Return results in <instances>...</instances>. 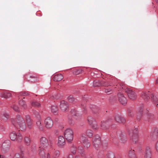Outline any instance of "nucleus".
<instances>
[{
	"label": "nucleus",
	"mask_w": 158,
	"mask_h": 158,
	"mask_svg": "<svg viewBox=\"0 0 158 158\" xmlns=\"http://www.w3.org/2000/svg\"><path fill=\"white\" fill-rule=\"evenodd\" d=\"M11 122L15 127H18L20 130L23 131L25 130L26 124L23 118L20 115L17 114L16 118H11Z\"/></svg>",
	"instance_id": "obj_1"
},
{
	"label": "nucleus",
	"mask_w": 158,
	"mask_h": 158,
	"mask_svg": "<svg viewBox=\"0 0 158 158\" xmlns=\"http://www.w3.org/2000/svg\"><path fill=\"white\" fill-rule=\"evenodd\" d=\"M40 143L41 146L39 147V154L42 158H44L45 153L42 149L45 150L48 146L52 147V144L51 143L49 145L48 139L44 136L40 138Z\"/></svg>",
	"instance_id": "obj_2"
},
{
	"label": "nucleus",
	"mask_w": 158,
	"mask_h": 158,
	"mask_svg": "<svg viewBox=\"0 0 158 158\" xmlns=\"http://www.w3.org/2000/svg\"><path fill=\"white\" fill-rule=\"evenodd\" d=\"M64 135L66 140L69 142H71L73 138V130L70 128H68L65 131Z\"/></svg>",
	"instance_id": "obj_3"
},
{
	"label": "nucleus",
	"mask_w": 158,
	"mask_h": 158,
	"mask_svg": "<svg viewBox=\"0 0 158 158\" xmlns=\"http://www.w3.org/2000/svg\"><path fill=\"white\" fill-rule=\"evenodd\" d=\"M10 136L11 139L13 141L19 142L21 141L23 139L22 136L19 132L16 133L15 131L12 132L10 133Z\"/></svg>",
	"instance_id": "obj_4"
},
{
	"label": "nucleus",
	"mask_w": 158,
	"mask_h": 158,
	"mask_svg": "<svg viewBox=\"0 0 158 158\" xmlns=\"http://www.w3.org/2000/svg\"><path fill=\"white\" fill-rule=\"evenodd\" d=\"M93 145L96 148H98L101 146V139L98 135L94 137L93 139Z\"/></svg>",
	"instance_id": "obj_5"
},
{
	"label": "nucleus",
	"mask_w": 158,
	"mask_h": 158,
	"mask_svg": "<svg viewBox=\"0 0 158 158\" xmlns=\"http://www.w3.org/2000/svg\"><path fill=\"white\" fill-rule=\"evenodd\" d=\"M129 134L131 136V140L135 143L136 142L138 138L137 129L135 128L134 131H130Z\"/></svg>",
	"instance_id": "obj_6"
},
{
	"label": "nucleus",
	"mask_w": 158,
	"mask_h": 158,
	"mask_svg": "<svg viewBox=\"0 0 158 158\" xmlns=\"http://www.w3.org/2000/svg\"><path fill=\"white\" fill-rule=\"evenodd\" d=\"M125 92L131 99L134 100L136 98L137 95L132 90L129 89L127 88Z\"/></svg>",
	"instance_id": "obj_7"
},
{
	"label": "nucleus",
	"mask_w": 158,
	"mask_h": 158,
	"mask_svg": "<svg viewBox=\"0 0 158 158\" xmlns=\"http://www.w3.org/2000/svg\"><path fill=\"white\" fill-rule=\"evenodd\" d=\"M80 139L81 140L82 144L85 148H87L90 146V144L87 138L82 135L80 137Z\"/></svg>",
	"instance_id": "obj_8"
},
{
	"label": "nucleus",
	"mask_w": 158,
	"mask_h": 158,
	"mask_svg": "<svg viewBox=\"0 0 158 158\" xmlns=\"http://www.w3.org/2000/svg\"><path fill=\"white\" fill-rule=\"evenodd\" d=\"M44 124L46 128L49 129L52 127L53 122L51 118L48 117L45 119L44 121Z\"/></svg>",
	"instance_id": "obj_9"
},
{
	"label": "nucleus",
	"mask_w": 158,
	"mask_h": 158,
	"mask_svg": "<svg viewBox=\"0 0 158 158\" xmlns=\"http://www.w3.org/2000/svg\"><path fill=\"white\" fill-rule=\"evenodd\" d=\"M118 100L122 104L125 105L127 103V99L122 93H118Z\"/></svg>",
	"instance_id": "obj_10"
},
{
	"label": "nucleus",
	"mask_w": 158,
	"mask_h": 158,
	"mask_svg": "<svg viewBox=\"0 0 158 158\" xmlns=\"http://www.w3.org/2000/svg\"><path fill=\"white\" fill-rule=\"evenodd\" d=\"M60 108L63 111H66L68 108V105L67 102L63 100L60 102Z\"/></svg>",
	"instance_id": "obj_11"
},
{
	"label": "nucleus",
	"mask_w": 158,
	"mask_h": 158,
	"mask_svg": "<svg viewBox=\"0 0 158 158\" xmlns=\"http://www.w3.org/2000/svg\"><path fill=\"white\" fill-rule=\"evenodd\" d=\"M65 144V139L62 136H59L57 142V145L60 148H63Z\"/></svg>",
	"instance_id": "obj_12"
},
{
	"label": "nucleus",
	"mask_w": 158,
	"mask_h": 158,
	"mask_svg": "<svg viewBox=\"0 0 158 158\" xmlns=\"http://www.w3.org/2000/svg\"><path fill=\"white\" fill-rule=\"evenodd\" d=\"M0 116L1 120L4 122H7L9 119V115L6 112H2L0 115Z\"/></svg>",
	"instance_id": "obj_13"
},
{
	"label": "nucleus",
	"mask_w": 158,
	"mask_h": 158,
	"mask_svg": "<svg viewBox=\"0 0 158 158\" xmlns=\"http://www.w3.org/2000/svg\"><path fill=\"white\" fill-rule=\"evenodd\" d=\"M0 96L5 98H8L11 97L10 93L8 92H5L0 94Z\"/></svg>",
	"instance_id": "obj_14"
},
{
	"label": "nucleus",
	"mask_w": 158,
	"mask_h": 158,
	"mask_svg": "<svg viewBox=\"0 0 158 158\" xmlns=\"http://www.w3.org/2000/svg\"><path fill=\"white\" fill-rule=\"evenodd\" d=\"M63 78V76L60 74L56 75L53 77V80L56 81L61 80Z\"/></svg>",
	"instance_id": "obj_15"
},
{
	"label": "nucleus",
	"mask_w": 158,
	"mask_h": 158,
	"mask_svg": "<svg viewBox=\"0 0 158 158\" xmlns=\"http://www.w3.org/2000/svg\"><path fill=\"white\" fill-rule=\"evenodd\" d=\"M50 153L52 155L53 158L58 157L60 155V152L58 151L52 149L50 152Z\"/></svg>",
	"instance_id": "obj_16"
},
{
	"label": "nucleus",
	"mask_w": 158,
	"mask_h": 158,
	"mask_svg": "<svg viewBox=\"0 0 158 158\" xmlns=\"http://www.w3.org/2000/svg\"><path fill=\"white\" fill-rule=\"evenodd\" d=\"M115 120L116 121L120 123H123L125 122L124 118L120 116H118L115 117Z\"/></svg>",
	"instance_id": "obj_17"
},
{
	"label": "nucleus",
	"mask_w": 158,
	"mask_h": 158,
	"mask_svg": "<svg viewBox=\"0 0 158 158\" xmlns=\"http://www.w3.org/2000/svg\"><path fill=\"white\" fill-rule=\"evenodd\" d=\"M145 158H151L150 148L147 147L146 149V153L144 156Z\"/></svg>",
	"instance_id": "obj_18"
},
{
	"label": "nucleus",
	"mask_w": 158,
	"mask_h": 158,
	"mask_svg": "<svg viewBox=\"0 0 158 158\" xmlns=\"http://www.w3.org/2000/svg\"><path fill=\"white\" fill-rule=\"evenodd\" d=\"M141 96L145 100H147L150 98L149 94L148 93H146L143 92L141 94Z\"/></svg>",
	"instance_id": "obj_19"
},
{
	"label": "nucleus",
	"mask_w": 158,
	"mask_h": 158,
	"mask_svg": "<svg viewBox=\"0 0 158 158\" xmlns=\"http://www.w3.org/2000/svg\"><path fill=\"white\" fill-rule=\"evenodd\" d=\"M58 109L56 105H53L51 106V111L54 114H56L58 113Z\"/></svg>",
	"instance_id": "obj_20"
},
{
	"label": "nucleus",
	"mask_w": 158,
	"mask_h": 158,
	"mask_svg": "<svg viewBox=\"0 0 158 158\" xmlns=\"http://www.w3.org/2000/svg\"><path fill=\"white\" fill-rule=\"evenodd\" d=\"M19 103L20 106L23 109H25L26 108L27 106L24 101L22 100L19 101Z\"/></svg>",
	"instance_id": "obj_21"
},
{
	"label": "nucleus",
	"mask_w": 158,
	"mask_h": 158,
	"mask_svg": "<svg viewBox=\"0 0 158 158\" xmlns=\"http://www.w3.org/2000/svg\"><path fill=\"white\" fill-rule=\"evenodd\" d=\"M87 120L90 125H92L94 123H95L94 119L90 116L88 117Z\"/></svg>",
	"instance_id": "obj_22"
},
{
	"label": "nucleus",
	"mask_w": 158,
	"mask_h": 158,
	"mask_svg": "<svg viewBox=\"0 0 158 158\" xmlns=\"http://www.w3.org/2000/svg\"><path fill=\"white\" fill-rule=\"evenodd\" d=\"M27 124V127L29 129H31L32 128L33 123L32 121L31 120L26 122Z\"/></svg>",
	"instance_id": "obj_23"
},
{
	"label": "nucleus",
	"mask_w": 158,
	"mask_h": 158,
	"mask_svg": "<svg viewBox=\"0 0 158 158\" xmlns=\"http://www.w3.org/2000/svg\"><path fill=\"white\" fill-rule=\"evenodd\" d=\"M30 94L31 93L28 91H24L20 92L19 93V96H27L30 95Z\"/></svg>",
	"instance_id": "obj_24"
},
{
	"label": "nucleus",
	"mask_w": 158,
	"mask_h": 158,
	"mask_svg": "<svg viewBox=\"0 0 158 158\" xmlns=\"http://www.w3.org/2000/svg\"><path fill=\"white\" fill-rule=\"evenodd\" d=\"M11 108H12L13 110L17 112H19L20 111V109L18 106L16 105H13L11 106Z\"/></svg>",
	"instance_id": "obj_25"
},
{
	"label": "nucleus",
	"mask_w": 158,
	"mask_h": 158,
	"mask_svg": "<svg viewBox=\"0 0 158 158\" xmlns=\"http://www.w3.org/2000/svg\"><path fill=\"white\" fill-rule=\"evenodd\" d=\"M107 125V123L106 121V122H105L104 121L102 122L101 127L102 130L106 129V128Z\"/></svg>",
	"instance_id": "obj_26"
},
{
	"label": "nucleus",
	"mask_w": 158,
	"mask_h": 158,
	"mask_svg": "<svg viewBox=\"0 0 158 158\" xmlns=\"http://www.w3.org/2000/svg\"><path fill=\"white\" fill-rule=\"evenodd\" d=\"M31 105L32 106L35 107H39L40 106V104L37 101H33Z\"/></svg>",
	"instance_id": "obj_27"
},
{
	"label": "nucleus",
	"mask_w": 158,
	"mask_h": 158,
	"mask_svg": "<svg viewBox=\"0 0 158 158\" xmlns=\"http://www.w3.org/2000/svg\"><path fill=\"white\" fill-rule=\"evenodd\" d=\"M37 126L38 127L39 129L41 130H42L43 129V126L41 124V122L40 120L36 122Z\"/></svg>",
	"instance_id": "obj_28"
},
{
	"label": "nucleus",
	"mask_w": 158,
	"mask_h": 158,
	"mask_svg": "<svg viewBox=\"0 0 158 158\" xmlns=\"http://www.w3.org/2000/svg\"><path fill=\"white\" fill-rule=\"evenodd\" d=\"M105 92L108 94H110L113 93L112 89L110 88L105 89Z\"/></svg>",
	"instance_id": "obj_29"
},
{
	"label": "nucleus",
	"mask_w": 158,
	"mask_h": 158,
	"mask_svg": "<svg viewBox=\"0 0 158 158\" xmlns=\"http://www.w3.org/2000/svg\"><path fill=\"white\" fill-rule=\"evenodd\" d=\"M24 140L27 145H29L30 140L29 138L27 136L25 137L24 138Z\"/></svg>",
	"instance_id": "obj_30"
},
{
	"label": "nucleus",
	"mask_w": 158,
	"mask_h": 158,
	"mask_svg": "<svg viewBox=\"0 0 158 158\" xmlns=\"http://www.w3.org/2000/svg\"><path fill=\"white\" fill-rule=\"evenodd\" d=\"M86 134L88 136L90 137L93 135V133L92 131L90 130H88L86 131Z\"/></svg>",
	"instance_id": "obj_31"
},
{
	"label": "nucleus",
	"mask_w": 158,
	"mask_h": 158,
	"mask_svg": "<svg viewBox=\"0 0 158 158\" xmlns=\"http://www.w3.org/2000/svg\"><path fill=\"white\" fill-rule=\"evenodd\" d=\"M68 99L69 101L71 102H73L75 100L74 98L72 96H69L68 98Z\"/></svg>",
	"instance_id": "obj_32"
},
{
	"label": "nucleus",
	"mask_w": 158,
	"mask_h": 158,
	"mask_svg": "<svg viewBox=\"0 0 158 158\" xmlns=\"http://www.w3.org/2000/svg\"><path fill=\"white\" fill-rule=\"evenodd\" d=\"M25 119L26 121V122L32 120L31 119V118H30V116L28 115H26L25 116Z\"/></svg>",
	"instance_id": "obj_33"
},
{
	"label": "nucleus",
	"mask_w": 158,
	"mask_h": 158,
	"mask_svg": "<svg viewBox=\"0 0 158 158\" xmlns=\"http://www.w3.org/2000/svg\"><path fill=\"white\" fill-rule=\"evenodd\" d=\"M103 85L105 86H108L111 85V84L109 82H105L103 84Z\"/></svg>",
	"instance_id": "obj_34"
},
{
	"label": "nucleus",
	"mask_w": 158,
	"mask_h": 158,
	"mask_svg": "<svg viewBox=\"0 0 158 158\" xmlns=\"http://www.w3.org/2000/svg\"><path fill=\"white\" fill-rule=\"evenodd\" d=\"M94 123L93 124V125H91L92 126V127L94 129H97V128H98V126L97 125L95 124V123Z\"/></svg>",
	"instance_id": "obj_35"
},
{
	"label": "nucleus",
	"mask_w": 158,
	"mask_h": 158,
	"mask_svg": "<svg viewBox=\"0 0 158 158\" xmlns=\"http://www.w3.org/2000/svg\"><path fill=\"white\" fill-rule=\"evenodd\" d=\"M97 82L96 81H94L93 82V86L94 87H97L98 86V84H97Z\"/></svg>",
	"instance_id": "obj_36"
},
{
	"label": "nucleus",
	"mask_w": 158,
	"mask_h": 158,
	"mask_svg": "<svg viewBox=\"0 0 158 158\" xmlns=\"http://www.w3.org/2000/svg\"><path fill=\"white\" fill-rule=\"evenodd\" d=\"M20 156L19 154L17 153L15 155V158H20Z\"/></svg>",
	"instance_id": "obj_37"
},
{
	"label": "nucleus",
	"mask_w": 158,
	"mask_h": 158,
	"mask_svg": "<svg viewBox=\"0 0 158 158\" xmlns=\"http://www.w3.org/2000/svg\"><path fill=\"white\" fill-rule=\"evenodd\" d=\"M50 153H48L46 156L47 158H51Z\"/></svg>",
	"instance_id": "obj_38"
},
{
	"label": "nucleus",
	"mask_w": 158,
	"mask_h": 158,
	"mask_svg": "<svg viewBox=\"0 0 158 158\" xmlns=\"http://www.w3.org/2000/svg\"><path fill=\"white\" fill-rule=\"evenodd\" d=\"M67 158H73V155L72 154H69Z\"/></svg>",
	"instance_id": "obj_39"
},
{
	"label": "nucleus",
	"mask_w": 158,
	"mask_h": 158,
	"mask_svg": "<svg viewBox=\"0 0 158 158\" xmlns=\"http://www.w3.org/2000/svg\"><path fill=\"white\" fill-rule=\"evenodd\" d=\"M0 158H7L4 155H0Z\"/></svg>",
	"instance_id": "obj_40"
},
{
	"label": "nucleus",
	"mask_w": 158,
	"mask_h": 158,
	"mask_svg": "<svg viewBox=\"0 0 158 158\" xmlns=\"http://www.w3.org/2000/svg\"><path fill=\"white\" fill-rule=\"evenodd\" d=\"M156 151L158 152V141L156 143Z\"/></svg>",
	"instance_id": "obj_41"
},
{
	"label": "nucleus",
	"mask_w": 158,
	"mask_h": 158,
	"mask_svg": "<svg viewBox=\"0 0 158 158\" xmlns=\"http://www.w3.org/2000/svg\"><path fill=\"white\" fill-rule=\"evenodd\" d=\"M74 151H72V153H75V150H76V148H74Z\"/></svg>",
	"instance_id": "obj_42"
},
{
	"label": "nucleus",
	"mask_w": 158,
	"mask_h": 158,
	"mask_svg": "<svg viewBox=\"0 0 158 158\" xmlns=\"http://www.w3.org/2000/svg\"><path fill=\"white\" fill-rule=\"evenodd\" d=\"M156 84H158V79H157L156 81Z\"/></svg>",
	"instance_id": "obj_43"
},
{
	"label": "nucleus",
	"mask_w": 158,
	"mask_h": 158,
	"mask_svg": "<svg viewBox=\"0 0 158 158\" xmlns=\"http://www.w3.org/2000/svg\"><path fill=\"white\" fill-rule=\"evenodd\" d=\"M92 110L93 111H94V112L96 111L95 110H94V108H92Z\"/></svg>",
	"instance_id": "obj_44"
},
{
	"label": "nucleus",
	"mask_w": 158,
	"mask_h": 158,
	"mask_svg": "<svg viewBox=\"0 0 158 158\" xmlns=\"http://www.w3.org/2000/svg\"><path fill=\"white\" fill-rule=\"evenodd\" d=\"M30 77H31V78H34L35 77H33L32 76H30Z\"/></svg>",
	"instance_id": "obj_45"
},
{
	"label": "nucleus",
	"mask_w": 158,
	"mask_h": 158,
	"mask_svg": "<svg viewBox=\"0 0 158 158\" xmlns=\"http://www.w3.org/2000/svg\"><path fill=\"white\" fill-rule=\"evenodd\" d=\"M152 96H154V95L153 94H152V95H151V97H152Z\"/></svg>",
	"instance_id": "obj_46"
},
{
	"label": "nucleus",
	"mask_w": 158,
	"mask_h": 158,
	"mask_svg": "<svg viewBox=\"0 0 158 158\" xmlns=\"http://www.w3.org/2000/svg\"><path fill=\"white\" fill-rule=\"evenodd\" d=\"M83 155H84V154H83L82 153V154H81V156H83Z\"/></svg>",
	"instance_id": "obj_47"
},
{
	"label": "nucleus",
	"mask_w": 158,
	"mask_h": 158,
	"mask_svg": "<svg viewBox=\"0 0 158 158\" xmlns=\"http://www.w3.org/2000/svg\"><path fill=\"white\" fill-rule=\"evenodd\" d=\"M75 158H80L78 156H76Z\"/></svg>",
	"instance_id": "obj_48"
},
{
	"label": "nucleus",
	"mask_w": 158,
	"mask_h": 158,
	"mask_svg": "<svg viewBox=\"0 0 158 158\" xmlns=\"http://www.w3.org/2000/svg\"><path fill=\"white\" fill-rule=\"evenodd\" d=\"M156 1L157 3H158V0H156Z\"/></svg>",
	"instance_id": "obj_49"
},
{
	"label": "nucleus",
	"mask_w": 158,
	"mask_h": 158,
	"mask_svg": "<svg viewBox=\"0 0 158 158\" xmlns=\"http://www.w3.org/2000/svg\"><path fill=\"white\" fill-rule=\"evenodd\" d=\"M22 158H25V157H23Z\"/></svg>",
	"instance_id": "obj_50"
},
{
	"label": "nucleus",
	"mask_w": 158,
	"mask_h": 158,
	"mask_svg": "<svg viewBox=\"0 0 158 158\" xmlns=\"http://www.w3.org/2000/svg\"><path fill=\"white\" fill-rule=\"evenodd\" d=\"M96 109H97V110H98V108H96Z\"/></svg>",
	"instance_id": "obj_51"
},
{
	"label": "nucleus",
	"mask_w": 158,
	"mask_h": 158,
	"mask_svg": "<svg viewBox=\"0 0 158 158\" xmlns=\"http://www.w3.org/2000/svg\"><path fill=\"white\" fill-rule=\"evenodd\" d=\"M129 115H131L129 113Z\"/></svg>",
	"instance_id": "obj_52"
},
{
	"label": "nucleus",
	"mask_w": 158,
	"mask_h": 158,
	"mask_svg": "<svg viewBox=\"0 0 158 158\" xmlns=\"http://www.w3.org/2000/svg\"><path fill=\"white\" fill-rule=\"evenodd\" d=\"M94 106V107L96 108V107H95V106Z\"/></svg>",
	"instance_id": "obj_53"
},
{
	"label": "nucleus",
	"mask_w": 158,
	"mask_h": 158,
	"mask_svg": "<svg viewBox=\"0 0 158 158\" xmlns=\"http://www.w3.org/2000/svg\"><path fill=\"white\" fill-rule=\"evenodd\" d=\"M158 105V104H157V105H156V106H157Z\"/></svg>",
	"instance_id": "obj_54"
}]
</instances>
